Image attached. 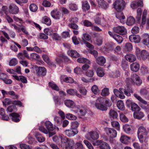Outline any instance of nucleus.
I'll list each match as a JSON object with an SVG mask.
<instances>
[{
	"instance_id": "f257e3e1",
	"label": "nucleus",
	"mask_w": 149,
	"mask_h": 149,
	"mask_svg": "<svg viewBox=\"0 0 149 149\" xmlns=\"http://www.w3.org/2000/svg\"><path fill=\"white\" fill-rule=\"evenodd\" d=\"M113 8L118 13L116 14V17L119 19L121 22L125 18L123 13L121 11L124 9L125 2L123 0H117L113 3Z\"/></svg>"
},
{
	"instance_id": "f03ea898",
	"label": "nucleus",
	"mask_w": 149,
	"mask_h": 149,
	"mask_svg": "<svg viewBox=\"0 0 149 149\" xmlns=\"http://www.w3.org/2000/svg\"><path fill=\"white\" fill-rule=\"evenodd\" d=\"M60 138L61 145L62 147L66 149L68 148L72 149L74 148L75 143L73 139L67 138L64 136H61Z\"/></svg>"
},
{
	"instance_id": "7ed1b4c3",
	"label": "nucleus",
	"mask_w": 149,
	"mask_h": 149,
	"mask_svg": "<svg viewBox=\"0 0 149 149\" xmlns=\"http://www.w3.org/2000/svg\"><path fill=\"white\" fill-rule=\"evenodd\" d=\"M125 82L128 84H135L138 86L140 85L142 83L140 77L136 74L132 75L130 78H127Z\"/></svg>"
},
{
	"instance_id": "20e7f679",
	"label": "nucleus",
	"mask_w": 149,
	"mask_h": 149,
	"mask_svg": "<svg viewBox=\"0 0 149 149\" xmlns=\"http://www.w3.org/2000/svg\"><path fill=\"white\" fill-rule=\"evenodd\" d=\"M147 134L148 132L144 127L141 126L138 128V137L141 143H142L146 141Z\"/></svg>"
},
{
	"instance_id": "39448f33",
	"label": "nucleus",
	"mask_w": 149,
	"mask_h": 149,
	"mask_svg": "<svg viewBox=\"0 0 149 149\" xmlns=\"http://www.w3.org/2000/svg\"><path fill=\"white\" fill-rule=\"evenodd\" d=\"M104 100L105 99L103 97H97L95 104H92L93 107L98 110L102 111L107 110V107L102 104Z\"/></svg>"
},
{
	"instance_id": "423d86ee",
	"label": "nucleus",
	"mask_w": 149,
	"mask_h": 149,
	"mask_svg": "<svg viewBox=\"0 0 149 149\" xmlns=\"http://www.w3.org/2000/svg\"><path fill=\"white\" fill-rule=\"evenodd\" d=\"M136 53L137 58L140 59L145 60L149 56V53L145 50H143L141 51L139 48H136Z\"/></svg>"
},
{
	"instance_id": "0eeeda50",
	"label": "nucleus",
	"mask_w": 149,
	"mask_h": 149,
	"mask_svg": "<svg viewBox=\"0 0 149 149\" xmlns=\"http://www.w3.org/2000/svg\"><path fill=\"white\" fill-rule=\"evenodd\" d=\"M113 30L115 33L121 35H125L127 33L126 29L123 26H118L114 27Z\"/></svg>"
},
{
	"instance_id": "6e6552de",
	"label": "nucleus",
	"mask_w": 149,
	"mask_h": 149,
	"mask_svg": "<svg viewBox=\"0 0 149 149\" xmlns=\"http://www.w3.org/2000/svg\"><path fill=\"white\" fill-rule=\"evenodd\" d=\"M105 131L106 134L110 138H114L116 136L117 132L114 129L111 128L106 127L105 128Z\"/></svg>"
},
{
	"instance_id": "1a4fd4ad",
	"label": "nucleus",
	"mask_w": 149,
	"mask_h": 149,
	"mask_svg": "<svg viewBox=\"0 0 149 149\" xmlns=\"http://www.w3.org/2000/svg\"><path fill=\"white\" fill-rule=\"evenodd\" d=\"M91 39V36L88 34L85 33L83 34V36L82 37V39L83 40L86 46L89 48L92 49L94 48L93 46L85 41V40L89 41Z\"/></svg>"
},
{
	"instance_id": "9d476101",
	"label": "nucleus",
	"mask_w": 149,
	"mask_h": 149,
	"mask_svg": "<svg viewBox=\"0 0 149 149\" xmlns=\"http://www.w3.org/2000/svg\"><path fill=\"white\" fill-rule=\"evenodd\" d=\"M36 72V74L39 75L43 76L45 75L46 73V70L44 67H38L36 65L33 67Z\"/></svg>"
},
{
	"instance_id": "9b49d317",
	"label": "nucleus",
	"mask_w": 149,
	"mask_h": 149,
	"mask_svg": "<svg viewBox=\"0 0 149 149\" xmlns=\"http://www.w3.org/2000/svg\"><path fill=\"white\" fill-rule=\"evenodd\" d=\"M124 90L125 89L120 88L119 90L114 89L113 90V92L116 97H119L121 99H123L125 97V96L123 94V92H124Z\"/></svg>"
},
{
	"instance_id": "f8f14e48",
	"label": "nucleus",
	"mask_w": 149,
	"mask_h": 149,
	"mask_svg": "<svg viewBox=\"0 0 149 149\" xmlns=\"http://www.w3.org/2000/svg\"><path fill=\"white\" fill-rule=\"evenodd\" d=\"M78 131L77 129H73L71 128L65 130V134L69 137H72L77 134Z\"/></svg>"
},
{
	"instance_id": "ddd939ff",
	"label": "nucleus",
	"mask_w": 149,
	"mask_h": 149,
	"mask_svg": "<svg viewBox=\"0 0 149 149\" xmlns=\"http://www.w3.org/2000/svg\"><path fill=\"white\" fill-rule=\"evenodd\" d=\"M86 139L91 140H95L99 138V135L96 132H90L87 133L85 136Z\"/></svg>"
},
{
	"instance_id": "4468645a",
	"label": "nucleus",
	"mask_w": 149,
	"mask_h": 149,
	"mask_svg": "<svg viewBox=\"0 0 149 149\" xmlns=\"http://www.w3.org/2000/svg\"><path fill=\"white\" fill-rule=\"evenodd\" d=\"M9 10L10 13L13 14H17L19 11L18 7L14 4H11L9 5Z\"/></svg>"
},
{
	"instance_id": "2eb2a0df",
	"label": "nucleus",
	"mask_w": 149,
	"mask_h": 149,
	"mask_svg": "<svg viewBox=\"0 0 149 149\" xmlns=\"http://www.w3.org/2000/svg\"><path fill=\"white\" fill-rule=\"evenodd\" d=\"M51 13L52 17L55 19H59L61 17V13L57 9L53 10Z\"/></svg>"
},
{
	"instance_id": "dca6fc26",
	"label": "nucleus",
	"mask_w": 149,
	"mask_h": 149,
	"mask_svg": "<svg viewBox=\"0 0 149 149\" xmlns=\"http://www.w3.org/2000/svg\"><path fill=\"white\" fill-rule=\"evenodd\" d=\"M129 39L131 42L136 43H139L141 40L140 37L139 36L134 35L130 36Z\"/></svg>"
},
{
	"instance_id": "f3484780",
	"label": "nucleus",
	"mask_w": 149,
	"mask_h": 149,
	"mask_svg": "<svg viewBox=\"0 0 149 149\" xmlns=\"http://www.w3.org/2000/svg\"><path fill=\"white\" fill-rule=\"evenodd\" d=\"M143 1L142 0H138V1H134L131 4V7L133 9L136 8L139 6H142Z\"/></svg>"
},
{
	"instance_id": "a211bd4d",
	"label": "nucleus",
	"mask_w": 149,
	"mask_h": 149,
	"mask_svg": "<svg viewBox=\"0 0 149 149\" xmlns=\"http://www.w3.org/2000/svg\"><path fill=\"white\" fill-rule=\"evenodd\" d=\"M13 77L15 79L20 81L22 83L26 84L27 82L26 78L23 76H19L16 75H13Z\"/></svg>"
},
{
	"instance_id": "6ab92c4d",
	"label": "nucleus",
	"mask_w": 149,
	"mask_h": 149,
	"mask_svg": "<svg viewBox=\"0 0 149 149\" xmlns=\"http://www.w3.org/2000/svg\"><path fill=\"white\" fill-rule=\"evenodd\" d=\"M46 128L49 131H52L55 129V127L49 121H47L45 123Z\"/></svg>"
},
{
	"instance_id": "aec40b11",
	"label": "nucleus",
	"mask_w": 149,
	"mask_h": 149,
	"mask_svg": "<svg viewBox=\"0 0 149 149\" xmlns=\"http://www.w3.org/2000/svg\"><path fill=\"white\" fill-rule=\"evenodd\" d=\"M106 61L105 58L103 56H100L96 58V62L99 65H103L105 63Z\"/></svg>"
},
{
	"instance_id": "412c9836",
	"label": "nucleus",
	"mask_w": 149,
	"mask_h": 149,
	"mask_svg": "<svg viewBox=\"0 0 149 149\" xmlns=\"http://www.w3.org/2000/svg\"><path fill=\"white\" fill-rule=\"evenodd\" d=\"M9 116H11L12 120L15 122H18L20 120L19 118L20 116L17 113H11L10 114Z\"/></svg>"
},
{
	"instance_id": "4be33fe9",
	"label": "nucleus",
	"mask_w": 149,
	"mask_h": 149,
	"mask_svg": "<svg viewBox=\"0 0 149 149\" xmlns=\"http://www.w3.org/2000/svg\"><path fill=\"white\" fill-rule=\"evenodd\" d=\"M67 53L68 55L73 58H77L79 56V53L74 50L68 51Z\"/></svg>"
},
{
	"instance_id": "5701e85b",
	"label": "nucleus",
	"mask_w": 149,
	"mask_h": 149,
	"mask_svg": "<svg viewBox=\"0 0 149 149\" xmlns=\"http://www.w3.org/2000/svg\"><path fill=\"white\" fill-rule=\"evenodd\" d=\"M131 70L135 72L138 71L140 68V65L137 63H134L130 65Z\"/></svg>"
},
{
	"instance_id": "b1692460",
	"label": "nucleus",
	"mask_w": 149,
	"mask_h": 149,
	"mask_svg": "<svg viewBox=\"0 0 149 149\" xmlns=\"http://www.w3.org/2000/svg\"><path fill=\"white\" fill-rule=\"evenodd\" d=\"M143 43L146 45H147L149 44V36L147 33H145L142 36Z\"/></svg>"
},
{
	"instance_id": "393cba45",
	"label": "nucleus",
	"mask_w": 149,
	"mask_h": 149,
	"mask_svg": "<svg viewBox=\"0 0 149 149\" xmlns=\"http://www.w3.org/2000/svg\"><path fill=\"white\" fill-rule=\"evenodd\" d=\"M97 2L99 7L105 9H106L108 7V5L103 0H98Z\"/></svg>"
},
{
	"instance_id": "a878e982",
	"label": "nucleus",
	"mask_w": 149,
	"mask_h": 149,
	"mask_svg": "<svg viewBox=\"0 0 149 149\" xmlns=\"http://www.w3.org/2000/svg\"><path fill=\"white\" fill-rule=\"evenodd\" d=\"M39 129L40 131L44 133L47 134L49 133V137L52 136L54 134L53 132H51L50 131H47L44 127L40 126L39 127Z\"/></svg>"
},
{
	"instance_id": "bb28decb",
	"label": "nucleus",
	"mask_w": 149,
	"mask_h": 149,
	"mask_svg": "<svg viewBox=\"0 0 149 149\" xmlns=\"http://www.w3.org/2000/svg\"><path fill=\"white\" fill-rule=\"evenodd\" d=\"M126 59L130 62H133L136 60L135 56L131 54H127L125 56Z\"/></svg>"
},
{
	"instance_id": "cd10ccee",
	"label": "nucleus",
	"mask_w": 149,
	"mask_h": 149,
	"mask_svg": "<svg viewBox=\"0 0 149 149\" xmlns=\"http://www.w3.org/2000/svg\"><path fill=\"white\" fill-rule=\"evenodd\" d=\"M64 103L65 105L69 107L73 108L75 106L74 102L70 100H65Z\"/></svg>"
},
{
	"instance_id": "c85d7f7f",
	"label": "nucleus",
	"mask_w": 149,
	"mask_h": 149,
	"mask_svg": "<svg viewBox=\"0 0 149 149\" xmlns=\"http://www.w3.org/2000/svg\"><path fill=\"white\" fill-rule=\"evenodd\" d=\"M147 10H144L142 18V21L140 23V25L142 27L145 24L146 21V15L147 14Z\"/></svg>"
},
{
	"instance_id": "c756f323",
	"label": "nucleus",
	"mask_w": 149,
	"mask_h": 149,
	"mask_svg": "<svg viewBox=\"0 0 149 149\" xmlns=\"http://www.w3.org/2000/svg\"><path fill=\"white\" fill-rule=\"evenodd\" d=\"M61 79L63 80L64 81L70 83H72L74 81V79L70 77H67L65 75H62L61 77Z\"/></svg>"
},
{
	"instance_id": "7c9ffc66",
	"label": "nucleus",
	"mask_w": 149,
	"mask_h": 149,
	"mask_svg": "<svg viewBox=\"0 0 149 149\" xmlns=\"http://www.w3.org/2000/svg\"><path fill=\"white\" fill-rule=\"evenodd\" d=\"M77 61L79 63H87L89 64H91V61L89 60L84 57L78 58L77 59Z\"/></svg>"
},
{
	"instance_id": "2f4dec72",
	"label": "nucleus",
	"mask_w": 149,
	"mask_h": 149,
	"mask_svg": "<svg viewBox=\"0 0 149 149\" xmlns=\"http://www.w3.org/2000/svg\"><path fill=\"white\" fill-rule=\"evenodd\" d=\"M82 9L84 11L89 10L90 8L88 2L86 1H82Z\"/></svg>"
},
{
	"instance_id": "473e14b6",
	"label": "nucleus",
	"mask_w": 149,
	"mask_h": 149,
	"mask_svg": "<svg viewBox=\"0 0 149 149\" xmlns=\"http://www.w3.org/2000/svg\"><path fill=\"white\" fill-rule=\"evenodd\" d=\"M130 139V138L127 137L125 135H122L121 136L120 140L121 142L125 144H127L129 142V141Z\"/></svg>"
},
{
	"instance_id": "72a5a7b5",
	"label": "nucleus",
	"mask_w": 149,
	"mask_h": 149,
	"mask_svg": "<svg viewBox=\"0 0 149 149\" xmlns=\"http://www.w3.org/2000/svg\"><path fill=\"white\" fill-rule=\"evenodd\" d=\"M53 100L54 101L55 105L56 107L58 106L61 105L62 102L61 101V100L58 96H55L53 97Z\"/></svg>"
},
{
	"instance_id": "f704fd0d",
	"label": "nucleus",
	"mask_w": 149,
	"mask_h": 149,
	"mask_svg": "<svg viewBox=\"0 0 149 149\" xmlns=\"http://www.w3.org/2000/svg\"><path fill=\"white\" fill-rule=\"evenodd\" d=\"M67 91V93L70 95H75L79 97H81V95L77 93V91L75 89H70L68 90Z\"/></svg>"
},
{
	"instance_id": "c9c22d12",
	"label": "nucleus",
	"mask_w": 149,
	"mask_h": 149,
	"mask_svg": "<svg viewBox=\"0 0 149 149\" xmlns=\"http://www.w3.org/2000/svg\"><path fill=\"white\" fill-rule=\"evenodd\" d=\"M42 22L48 26H49L51 24V20L48 17L46 16H45L43 17Z\"/></svg>"
},
{
	"instance_id": "e433bc0d",
	"label": "nucleus",
	"mask_w": 149,
	"mask_h": 149,
	"mask_svg": "<svg viewBox=\"0 0 149 149\" xmlns=\"http://www.w3.org/2000/svg\"><path fill=\"white\" fill-rule=\"evenodd\" d=\"M100 149H111V148L109 144L106 142H103L99 146Z\"/></svg>"
},
{
	"instance_id": "4c0bfd02",
	"label": "nucleus",
	"mask_w": 149,
	"mask_h": 149,
	"mask_svg": "<svg viewBox=\"0 0 149 149\" xmlns=\"http://www.w3.org/2000/svg\"><path fill=\"white\" fill-rule=\"evenodd\" d=\"M133 116L134 118L140 119L143 117L144 115L143 113L141 112L138 113L135 112L134 113Z\"/></svg>"
},
{
	"instance_id": "58836bf2",
	"label": "nucleus",
	"mask_w": 149,
	"mask_h": 149,
	"mask_svg": "<svg viewBox=\"0 0 149 149\" xmlns=\"http://www.w3.org/2000/svg\"><path fill=\"white\" fill-rule=\"evenodd\" d=\"M135 22V20L134 17L130 16L128 18L127 21V24L129 26H132L133 25Z\"/></svg>"
},
{
	"instance_id": "ea45409f",
	"label": "nucleus",
	"mask_w": 149,
	"mask_h": 149,
	"mask_svg": "<svg viewBox=\"0 0 149 149\" xmlns=\"http://www.w3.org/2000/svg\"><path fill=\"white\" fill-rule=\"evenodd\" d=\"M36 137L38 141L40 143L44 142L45 140V138L38 132L36 133Z\"/></svg>"
},
{
	"instance_id": "a19ab883",
	"label": "nucleus",
	"mask_w": 149,
	"mask_h": 149,
	"mask_svg": "<svg viewBox=\"0 0 149 149\" xmlns=\"http://www.w3.org/2000/svg\"><path fill=\"white\" fill-rule=\"evenodd\" d=\"M109 115L110 118L113 119L117 118L118 116L117 113L114 110H111L109 112Z\"/></svg>"
},
{
	"instance_id": "79ce46f5",
	"label": "nucleus",
	"mask_w": 149,
	"mask_h": 149,
	"mask_svg": "<svg viewBox=\"0 0 149 149\" xmlns=\"http://www.w3.org/2000/svg\"><path fill=\"white\" fill-rule=\"evenodd\" d=\"M96 72L98 76L100 77H102L104 74V71L101 67L97 69Z\"/></svg>"
},
{
	"instance_id": "37998d69",
	"label": "nucleus",
	"mask_w": 149,
	"mask_h": 149,
	"mask_svg": "<svg viewBox=\"0 0 149 149\" xmlns=\"http://www.w3.org/2000/svg\"><path fill=\"white\" fill-rule=\"evenodd\" d=\"M124 49L127 51H131L133 49V46L130 43H127L125 45Z\"/></svg>"
},
{
	"instance_id": "c03bdc74",
	"label": "nucleus",
	"mask_w": 149,
	"mask_h": 149,
	"mask_svg": "<svg viewBox=\"0 0 149 149\" xmlns=\"http://www.w3.org/2000/svg\"><path fill=\"white\" fill-rule=\"evenodd\" d=\"M91 90L92 92L95 94H99L100 92L98 86L96 85H93L91 87Z\"/></svg>"
},
{
	"instance_id": "a18cd8bd",
	"label": "nucleus",
	"mask_w": 149,
	"mask_h": 149,
	"mask_svg": "<svg viewBox=\"0 0 149 149\" xmlns=\"http://www.w3.org/2000/svg\"><path fill=\"white\" fill-rule=\"evenodd\" d=\"M118 108L120 110H123L124 109V105L123 101L121 100H118L117 104Z\"/></svg>"
},
{
	"instance_id": "49530a36",
	"label": "nucleus",
	"mask_w": 149,
	"mask_h": 149,
	"mask_svg": "<svg viewBox=\"0 0 149 149\" xmlns=\"http://www.w3.org/2000/svg\"><path fill=\"white\" fill-rule=\"evenodd\" d=\"M49 86L51 87L53 90L58 91L59 89L58 86L53 82H50L49 83Z\"/></svg>"
},
{
	"instance_id": "de8ad7c7",
	"label": "nucleus",
	"mask_w": 149,
	"mask_h": 149,
	"mask_svg": "<svg viewBox=\"0 0 149 149\" xmlns=\"http://www.w3.org/2000/svg\"><path fill=\"white\" fill-rule=\"evenodd\" d=\"M132 126L131 125L126 124L123 126V128L125 132L127 133H129L131 130Z\"/></svg>"
},
{
	"instance_id": "09e8293b",
	"label": "nucleus",
	"mask_w": 149,
	"mask_h": 149,
	"mask_svg": "<svg viewBox=\"0 0 149 149\" xmlns=\"http://www.w3.org/2000/svg\"><path fill=\"white\" fill-rule=\"evenodd\" d=\"M69 8L72 11H76L78 9V6L74 3H70L68 6Z\"/></svg>"
},
{
	"instance_id": "8fccbe9b",
	"label": "nucleus",
	"mask_w": 149,
	"mask_h": 149,
	"mask_svg": "<svg viewBox=\"0 0 149 149\" xmlns=\"http://www.w3.org/2000/svg\"><path fill=\"white\" fill-rule=\"evenodd\" d=\"M142 13V10L140 8H139L137 10V15L136 17V19L138 22L140 23L141 16Z\"/></svg>"
},
{
	"instance_id": "3c124183",
	"label": "nucleus",
	"mask_w": 149,
	"mask_h": 149,
	"mask_svg": "<svg viewBox=\"0 0 149 149\" xmlns=\"http://www.w3.org/2000/svg\"><path fill=\"white\" fill-rule=\"evenodd\" d=\"M113 38L119 44L121 43L123 40V39L121 36L116 34H115Z\"/></svg>"
},
{
	"instance_id": "603ef678",
	"label": "nucleus",
	"mask_w": 149,
	"mask_h": 149,
	"mask_svg": "<svg viewBox=\"0 0 149 149\" xmlns=\"http://www.w3.org/2000/svg\"><path fill=\"white\" fill-rule=\"evenodd\" d=\"M29 9L31 11L35 12L37 10L38 7L35 4L32 3L29 6Z\"/></svg>"
},
{
	"instance_id": "864d4df0",
	"label": "nucleus",
	"mask_w": 149,
	"mask_h": 149,
	"mask_svg": "<svg viewBox=\"0 0 149 149\" xmlns=\"http://www.w3.org/2000/svg\"><path fill=\"white\" fill-rule=\"evenodd\" d=\"M112 127H115L117 130H119L120 125L119 123L116 121H113L111 122Z\"/></svg>"
},
{
	"instance_id": "5fc2aeb1",
	"label": "nucleus",
	"mask_w": 149,
	"mask_h": 149,
	"mask_svg": "<svg viewBox=\"0 0 149 149\" xmlns=\"http://www.w3.org/2000/svg\"><path fill=\"white\" fill-rule=\"evenodd\" d=\"M34 139L29 134L26 139V141L29 144H32L34 141Z\"/></svg>"
},
{
	"instance_id": "6e6d98bb",
	"label": "nucleus",
	"mask_w": 149,
	"mask_h": 149,
	"mask_svg": "<svg viewBox=\"0 0 149 149\" xmlns=\"http://www.w3.org/2000/svg\"><path fill=\"white\" fill-rule=\"evenodd\" d=\"M109 93V89L107 88H104L102 89L101 93V95L103 96L108 95Z\"/></svg>"
},
{
	"instance_id": "4d7b16f0",
	"label": "nucleus",
	"mask_w": 149,
	"mask_h": 149,
	"mask_svg": "<svg viewBox=\"0 0 149 149\" xmlns=\"http://www.w3.org/2000/svg\"><path fill=\"white\" fill-rule=\"evenodd\" d=\"M131 109L132 111H139L140 110L139 107L134 103L132 104L131 107Z\"/></svg>"
},
{
	"instance_id": "13d9d810",
	"label": "nucleus",
	"mask_w": 149,
	"mask_h": 149,
	"mask_svg": "<svg viewBox=\"0 0 149 149\" xmlns=\"http://www.w3.org/2000/svg\"><path fill=\"white\" fill-rule=\"evenodd\" d=\"M18 61L15 58H13L11 59L9 62V65L10 66H14L17 64Z\"/></svg>"
},
{
	"instance_id": "bf43d9fd",
	"label": "nucleus",
	"mask_w": 149,
	"mask_h": 149,
	"mask_svg": "<svg viewBox=\"0 0 149 149\" xmlns=\"http://www.w3.org/2000/svg\"><path fill=\"white\" fill-rule=\"evenodd\" d=\"M120 120L123 122H127L128 121L127 118L123 113H120Z\"/></svg>"
},
{
	"instance_id": "052dcab7",
	"label": "nucleus",
	"mask_w": 149,
	"mask_h": 149,
	"mask_svg": "<svg viewBox=\"0 0 149 149\" xmlns=\"http://www.w3.org/2000/svg\"><path fill=\"white\" fill-rule=\"evenodd\" d=\"M74 72L77 74H81L83 72L82 70L79 67H77L74 69Z\"/></svg>"
},
{
	"instance_id": "680f3d73",
	"label": "nucleus",
	"mask_w": 149,
	"mask_h": 149,
	"mask_svg": "<svg viewBox=\"0 0 149 149\" xmlns=\"http://www.w3.org/2000/svg\"><path fill=\"white\" fill-rule=\"evenodd\" d=\"M134 97H136L141 103L144 104H147V102L143 100L140 96L138 95L137 94H134Z\"/></svg>"
},
{
	"instance_id": "e2e57ef3",
	"label": "nucleus",
	"mask_w": 149,
	"mask_h": 149,
	"mask_svg": "<svg viewBox=\"0 0 149 149\" xmlns=\"http://www.w3.org/2000/svg\"><path fill=\"white\" fill-rule=\"evenodd\" d=\"M67 118L70 120H75L77 119V117L71 113H67L66 115Z\"/></svg>"
},
{
	"instance_id": "0e129e2a",
	"label": "nucleus",
	"mask_w": 149,
	"mask_h": 149,
	"mask_svg": "<svg viewBox=\"0 0 149 149\" xmlns=\"http://www.w3.org/2000/svg\"><path fill=\"white\" fill-rule=\"evenodd\" d=\"M79 123L77 121H74L72 122L71 127L73 129H77V128L79 125Z\"/></svg>"
},
{
	"instance_id": "69168bd1",
	"label": "nucleus",
	"mask_w": 149,
	"mask_h": 149,
	"mask_svg": "<svg viewBox=\"0 0 149 149\" xmlns=\"http://www.w3.org/2000/svg\"><path fill=\"white\" fill-rule=\"evenodd\" d=\"M87 112V109L85 107H82L79 110V114L81 116H84Z\"/></svg>"
},
{
	"instance_id": "338daca9",
	"label": "nucleus",
	"mask_w": 149,
	"mask_h": 149,
	"mask_svg": "<svg viewBox=\"0 0 149 149\" xmlns=\"http://www.w3.org/2000/svg\"><path fill=\"white\" fill-rule=\"evenodd\" d=\"M94 74V71L92 70H88L86 73V75L88 77H92Z\"/></svg>"
},
{
	"instance_id": "774afa93",
	"label": "nucleus",
	"mask_w": 149,
	"mask_h": 149,
	"mask_svg": "<svg viewBox=\"0 0 149 149\" xmlns=\"http://www.w3.org/2000/svg\"><path fill=\"white\" fill-rule=\"evenodd\" d=\"M44 31L45 33L48 35H51L52 33V29L49 28H46L44 29Z\"/></svg>"
}]
</instances>
